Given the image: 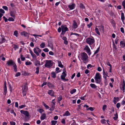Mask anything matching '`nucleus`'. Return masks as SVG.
I'll return each mask as SVG.
<instances>
[{
  "label": "nucleus",
  "mask_w": 125,
  "mask_h": 125,
  "mask_svg": "<svg viewBox=\"0 0 125 125\" xmlns=\"http://www.w3.org/2000/svg\"><path fill=\"white\" fill-rule=\"evenodd\" d=\"M81 59L83 60L84 63H86L85 61L88 60V58L87 54L85 52H83L81 53Z\"/></svg>",
  "instance_id": "f257e3e1"
},
{
  "label": "nucleus",
  "mask_w": 125,
  "mask_h": 125,
  "mask_svg": "<svg viewBox=\"0 0 125 125\" xmlns=\"http://www.w3.org/2000/svg\"><path fill=\"white\" fill-rule=\"evenodd\" d=\"M22 91L23 94V96H24L26 95L28 88L27 83L24 84L22 86Z\"/></svg>",
  "instance_id": "f03ea898"
},
{
  "label": "nucleus",
  "mask_w": 125,
  "mask_h": 125,
  "mask_svg": "<svg viewBox=\"0 0 125 125\" xmlns=\"http://www.w3.org/2000/svg\"><path fill=\"white\" fill-rule=\"evenodd\" d=\"M95 82L99 83L101 81V76L99 73H97L95 75Z\"/></svg>",
  "instance_id": "7ed1b4c3"
},
{
  "label": "nucleus",
  "mask_w": 125,
  "mask_h": 125,
  "mask_svg": "<svg viewBox=\"0 0 125 125\" xmlns=\"http://www.w3.org/2000/svg\"><path fill=\"white\" fill-rule=\"evenodd\" d=\"M95 42L94 38L92 37V38H88L86 39V42L89 45H91L94 43Z\"/></svg>",
  "instance_id": "20e7f679"
},
{
  "label": "nucleus",
  "mask_w": 125,
  "mask_h": 125,
  "mask_svg": "<svg viewBox=\"0 0 125 125\" xmlns=\"http://www.w3.org/2000/svg\"><path fill=\"white\" fill-rule=\"evenodd\" d=\"M53 63V62L51 60H46L45 66L47 68H50L52 65Z\"/></svg>",
  "instance_id": "39448f33"
},
{
  "label": "nucleus",
  "mask_w": 125,
  "mask_h": 125,
  "mask_svg": "<svg viewBox=\"0 0 125 125\" xmlns=\"http://www.w3.org/2000/svg\"><path fill=\"white\" fill-rule=\"evenodd\" d=\"M15 64V63L12 60H9L7 62V64L8 66L11 65L13 66Z\"/></svg>",
  "instance_id": "423d86ee"
},
{
  "label": "nucleus",
  "mask_w": 125,
  "mask_h": 125,
  "mask_svg": "<svg viewBox=\"0 0 125 125\" xmlns=\"http://www.w3.org/2000/svg\"><path fill=\"white\" fill-rule=\"evenodd\" d=\"M20 112L21 114H24L27 117H28L29 116V113L27 111L22 110H21Z\"/></svg>",
  "instance_id": "0eeeda50"
},
{
  "label": "nucleus",
  "mask_w": 125,
  "mask_h": 125,
  "mask_svg": "<svg viewBox=\"0 0 125 125\" xmlns=\"http://www.w3.org/2000/svg\"><path fill=\"white\" fill-rule=\"evenodd\" d=\"M84 49L87 52L89 53V55H90L91 54L90 50L88 46H86L85 48Z\"/></svg>",
  "instance_id": "6e6552de"
},
{
  "label": "nucleus",
  "mask_w": 125,
  "mask_h": 125,
  "mask_svg": "<svg viewBox=\"0 0 125 125\" xmlns=\"http://www.w3.org/2000/svg\"><path fill=\"white\" fill-rule=\"evenodd\" d=\"M75 5L74 3H73L72 4H70L68 6V7L71 10L73 9L75 7Z\"/></svg>",
  "instance_id": "1a4fd4ad"
},
{
  "label": "nucleus",
  "mask_w": 125,
  "mask_h": 125,
  "mask_svg": "<svg viewBox=\"0 0 125 125\" xmlns=\"http://www.w3.org/2000/svg\"><path fill=\"white\" fill-rule=\"evenodd\" d=\"M7 87L6 83H4V93L3 94L4 95H6L7 93Z\"/></svg>",
  "instance_id": "9d476101"
},
{
  "label": "nucleus",
  "mask_w": 125,
  "mask_h": 125,
  "mask_svg": "<svg viewBox=\"0 0 125 125\" xmlns=\"http://www.w3.org/2000/svg\"><path fill=\"white\" fill-rule=\"evenodd\" d=\"M61 27L62 28V31H66L68 30V28L67 27H66L65 25H62L61 26Z\"/></svg>",
  "instance_id": "9b49d317"
},
{
  "label": "nucleus",
  "mask_w": 125,
  "mask_h": 125,
  "mask_svg": "<svg viewBox=\"0 0 125 125\" xmlns=\"http://www.w3.org/2000/svg\"><path fill=\"white\" fill-rule=\"evenodd\" d=\"M78 26L77 23L75 21H73V28L74 29H76L77 28Z\"/></svg>",
  "instance_id": "f8f14e48"
},
{
  "label": "nucleus",
  "mask_w": 125,
  "mask_h": 125,
  "mask_svg": "<svg viewBox=\"0 0 125 125\" xmlns=\"http://www.w3.org/2000/svg\"><path fill=\"white\" fill-rule=\"evenodd\" d=\"M48 94L52 96H54V93L52 90H49L48 92Z\"/></svg>",
  "instance_id": "ddd939ff"
},
{
  "label": "nucleus",
  "mask_w": 125,
  "mask_h": 125,
  "mask_svg": "<svg viewBox=\"0 0 125 125\" xmlns=\"http://www.w3.org/2000/svg\"><path fill=\"white\" fill-rule=\"evenodd\" d=\"M46 115L45 113H43L41 117V119L42 120H43L46 118Z\"/></svg>",
  "instance_id": "4468645a"
},
{
  "label": "nucleus",
  "mask_w": 125,
  "mask_h": 125,
  "mask_svg": "<svg viewBox=\"0 0 125 125\" xmlns=\"http://www.w3.org/2000/svg\"><path fill=\"white\" fill-rule=\"evenodd\" d=\"M90 86L94 89H95L97 87V86L94 84L91 83L90 84Z\"/></svg>",
  "instance_id": "2eb2a0df"
},
{
  "label": "nucleus",
  "mask_w": 125,
  "mask_h": 125,
  "mask_svg": "<svg viewBox=\"0 0 125 125\" xmlns=\"http://www.w3.org/2000/svg\"><path fill=\"white\" fill-rule=\"evenodd\" d=\"M70 115V114L69 112V111H67L65 112V113L63 114V116H69Z\"/></svg>",
  "instance_id": "dca6fc26"
},
{
  "label": "nucleus",
  "mask_w": 125,
  "mask_h": 125,
  "mask_svg": "<svg viewBox=\"0 0 125 125\" xmlns=\"http://www.w3.org/2000/svg\"><path fill=\"white\" fill-rule=\"evenodd\" d=\"M37 49L36 47L35 48L33 49V51L34 53H35L37 56H38L39 55V53L37 52Z\"/></svg>",
  "instance_id": "f3484780"
},
{
  "label": "nucleus",
  "mask_w": 125,
  "mask_h": 125,
  "mask_svg": "<svg viewBox=\"0 0 125 125\" xmlns=\"http://www.w3.org/2000/svg\"><path fill=\"white\" fill-rule=\"evenodd\" d=\"M51 76L53 78H55L56 77V74L54 72H52L51 73Z\"/></svg>",
  "instance_id": "a211bd4d"
},
{
  "label": "nucleus",
  "mask_w": 125,
  "mask_h": 125,
  "mask_svg": "<svg viewBox=\"0 0 125 125\" xmlns=\"http://www.w3.org/2000/svg\"><path fill=\"white\" fill-rule=\"evenodd\" d=\"M121 46L122 47H124L125 46V43L123 41H121L120 42Z\"/></svg>",
  "instance_id": "6ab92c4d"
},
{
  "label": "nucleus",
  "mask_w": 125,
  "mask_h": 125,
  "mask_svg": "<svg viewBox=\"0 0 125 125\" xmlns=\"http://www.w3.org/2000/svg\"><path fill=\"white\" fill-rule=\"evenodd\" d=\"M58 66L61 68H62L63 67V65L61 63V62L60 61H58Z\"/></svg>",
  "instance_id": "aec40b11"
},
{
  "label": "nucleus",
  "mask_w": 125,
  "mask_h": 125,
  "mask_svg": "<svg viewBox=\"0 0 125 125\" xmlns=\"http://www.w3.org/2000/svg\"><path fill=\"white\" fill-rule=\"evenodd\" d=\"M35 65L37 66L38 65H40V62L38 60H36L35 63Z\"/></svg>",
  "instance_id": "412c9836"
},
{
  "label": "nucleus",
  "mask_w": 125,
  "mask_h": 125,
  "mask_svg": "<svg viewBox=\"0 0 125 125\" xmlns=\"http://www.w3.org/2000/svg\"><path fill=\"white\" fill-rule=\"evenodd\" d=\"M47 85L49 87H54L53 85L50 83H48Z\"/></svg>",
  "instance_id": "4be33fe9"
},
{
  "label": "nucleus",
  "mask_w": 125,
  "mask_h": 125,
  "mask_svg": "<svg viewBox=\"0 0 125 125\" xmlns=\"http://www.w3.org/2000/svg\"><path fill=\"white\" fill-rule=\"evenodd\" d=\"M1 41L0 42V43H3L5 42L6 40L4 37H2L1 39Z\"/></svg>",
  "instance_id": "5701e85b"
},
{
  "label": "nucleus",
  "mask_w": 125,
  "mask_h": 125,
  "mask_svg": "<svg viewBox=\"0 0 125 125\" xmlns=\"http://www.w3.org/2000/svg\"><path fill=\"white\" fill-rule=\"evenodd\" d=\"M99 29L100 31H103L104 29V27L103 26L101 25L99 26Z\"/></svg>",
  "instance_id": "b1692460"
},
{
  "label": "nucleus",
  "mask_w": 125,
  "mask_h": 125,
  "mask_svg": "<svg viewBox=\"0 0 125 125\" xmlns=\"http://www.w3.org/2000/svg\"><path fill=\"white\" fill-rule=\"evenodd\" d=\"M121 19L123 21L125 19L124 14L123 13H121Z\"/></svg>",
  "instance_id": "393cba45"
},
{
  "label": "nucleus",
  "mask_w": 125,
  "mask_h": 125,
  "mask_svg": "<svg viewBox=\"0 0 125 125\" xmlns=\"http://www.w3.org/2000/svg\"><path fill=\"white\" fill-rule=\"evenodd\" d=\"M10 14L11 16L14 17L15 15V13L14 12L11 11L10 12Z\"/></svg>",
  "instance_id": "a878e982"
},
{
  "label": "nucleus",
  "mask_w": 125,
  "mask_h": 125,
  "mask_svg": "<svg viewBox=\"0 0 125 125\" xmlns=\"http://www.w3.org/2000/svg\"><path fill=\"white\" fill-rule=\"evenodd\" d=\"M114 115L115 116L113 118L114 119V120H116L118 118V114L117 113H116Z\"/></svg>",
  "instance_id": "bb28decb"
},
{
  "label": "nucleus",
  "mask_w": 125,
  "mask_h": 125,
  "mask_svg": "<svg viewBox=\"0 0 125 125\" xmlns=\"http://www.w3.org/2000/svg\"><path fill=\"white\" fill-rule=\"evenodd\" d=\"M22 74L24 75L25 76H26L27 75H28L29 74V73H27L26 72L24 71H23L22 73Z\"/></svg>",
  "instance_id": "cd10ccee"
},
{
  "label": "nucleus",
  "mask_w": 125,
  "mask_h": 125,
  "mask_svg": "<svg viewBox=\"0 0 125 125\" xmlns=\"http://www.w3.org/2000/svg\"><path fill=\"white\" fill-rule=\"evenodd\" d=\"M95 31L97 34L99 35H100V33L98 31V29L97 28H95Z\"/></svg>",
  "instance_id": "c85d7f7f"
},
{
  "label": "nucleus",
  "mask_w": 125,
  "mask_h": 125,
  "mask_svg": "<svg viewBox=\"0 0 125 125\" xmlns=\"http://www.w3.org/2000/svg\"><path fill=\"white\" fill-rule=\"evenodd\" d=\"M103 77L106 80V76H107V73H105L104 71H103Z\"/></svg>",
  "instance_id": "c756f323"
},
{
  "label": "nucleus",
  "mask_w": 125,
  "mask_h": 125,
  "mask_svg": "<svg viewBox=\"0 0 125 125\" xmlns=\"http://www.w3.org/2000/svg\"><path fill=\"white\" fill-rule=\"evenodd\" d=\"M13 67L14 68V71L15 72H16L17 71V66L15 64L13 66Z\"/></svg>",
  "instance_id": "7c9ffc66"
},
{
  "label": "nucleus",
  "mask_w": 125,
  "mask_h": 125,
  "mask_svg": "<svg viewBox=\"0 0 125 125\" xmlns=\"http://www.w3.org/2000/svg\"><path fill=\"white\" fill-rule=\"evenodd\" d=\"M125 83L124 80L123 81V84L122 85V88L123 90H124L125 89Z\"/></svg>",
  "instance_id": "2f4dec72"
},
{
  "label": "nucleus",
  "mask_w": 125,
  "mask_h": 125,
  "mask_svg": "<svg viewBox=\"0 0 125 125\" xmlns=\"http://www.w3.org/2000/svg\"><path fill=\"white\" fill-rule=\"evenodd\" d=\"M30 53H31V55L33 57H35V54H34L33 53V52H32V51H31V50L30 51Z\"/></svg>",
  "instance_id": "473e14b6"
},
{
  "label": "nucleus",
  "mask_w": 125,
  "mask_h": 125,
  "mask_svg": "<svg viewBox=\"0 0 125 125\" xmlns=\"http://www.w3.org/2000/svg\"><path fill=\"white\" fill-rule=\"evenodd\" d=\"M76 91V89H74L70 91V93L71 94H73L74 93H75Z\"/></svg>",
  "instance_id": "72a5a7b5"
},
{
  "label": "nucleus",
  "mask_w": 125,
  "mask_h": 125,
  "mask_svg": "<svg viewBox=\"0 0 125 125\" xmlns=\"http://www.w3.org/2000/svg\"><path fill=\"white\" fill-rule=\"evenodd\" d=\"M42 104L43 106L46 108V109H48L49 108V107L46 105V104L44 102L42 103Z\"/></svg>",
  "instance_id": "f704fd0d"
},
{
  "label": "nucleus",
  "mask_w": 125,
  "mask_h": 125,
  "mask_svg": "<svg viewBox=\"0 0 125 125\" xmlns=\"http://www.w3.org/2000/svg\"><path fill=\"white\" fill-rule=\"evenodd\" d=\"M91 64H88L87 66V68L88 69H89V68H91L93 67H94Z\"/></svg>",
  "instance_id": "c9c22d12"
},
{
  "label": "nucleus",
  "mask_w": 125,
  "mask_h": 125,
  "mask_svg": "<svg viewBox=\"0 0 125 125\" xmlns=\"http://www.w3.org/2000/svg\"><path fill=\"white\" fill-rule=\"evenodd\" d=\"M24 36L28 38L29 37V34L26 32L25 31Z\"/></svg>",
  "instance_id": "e433bc0d"
},
{
  "label": "nucleus",
  "mask_w": 125,
  "mask_h": 125,
  "mask_svg": "<svg viewBox=\"0 0 125 125\" xmlns=\"http://www.w3.org/2000/svg\"><path fill=\"white\" fill-rule=\"evenodd\" d=\"M39 68L38 67H37L36 68V71L35 73L36 74H38L39 72Z\"/></svg>",
  "instance_id": "4c0bfd02"
},
{
  "label": "nucleus",
  "mask_w": 125,
  "mask_h": 125,
  "mask_svg": "<svg viewBox=\"0 0 125 125\" xmlns=\"http://www.w3.org/2000/svg\"><path fill=\"white\" fill-rule=\"evenodd\" d=\"M94 109V108H93L91 107H90L89 108H88L87 109H86L87 110H90L91 111H93Z\"/></svg>",
  "instance_id": "58836bf2"
},
{
  "label": "nucleus",
  "mask_w": 125,
  "mask_h": 125,
  "mask_svg": "<svg viewBox=\"0 0 125 125\" xmlns=\"http://www.w3.org/2000/svg\"><path fill=\"white\" fill-rule=\"evenodd\" d=\"M80 7L81 9H84L85 8V7L83 5L82 3L80 4Z\"/></svg>",
  "instance_id": "ea45409f"
},
{
  "label": "nucleus",
  "mask_w": 125,
  "mask_h": 125,
  "mask_svg": "<svg viewBox=\"0 0 125 125\" xmlns=\"http://www.w3.org/2000/svg\"><path fill=\"white\" fill-rule=\"evenodd\" d=\"M32 64V63L31 62H25V64L26 65H30Z\"/></svg>",
  "instance_id": "a19ab883"
},
{
  "label": "nucleus",
  "mask_w": 125,
  "mask_h": 125,
  "mask_svg": "<svg viewBox=\"0 0 125 125\" xmlns=\"http://www.w3.org/2000/svg\"><path fill=\"white\" fill-rule=\"evenodd\" d=\"M45 46V43L44 42H42L40 45V47L42 48H43Z\"/></svg>",
  "instance_id": "79ce46f5"
},
{
  "label": "nucleus",
  "mask_w": 125,
  "mask_h": 125,
  "mask_svg": "<svg viewBox=\"0 0 125 125\" xmlns=\"http://www.w3.org/2000/svg\"><path fill=\"white\" fill-rule=\"evenodd\" d=\"M17 34H18V32L17 31H15L14 32L13 35L16 36V37H17Z\"/></svg>",
  "instance_id": "37998d69"
},
{
  "label": "nucleus",
  "mask_w": 125,
  "mask_h": 125,
  "mask_svg": "<svg viewBox=\"0 0 125 125\" xmlns=\"http://www.w3.org/2000/svg\"><path fill=\"white\" fill-rule=\"evenodd\" d=\"M8 20L10 21H13L14 20V19L12 17L9 18L8 19Z\"/></svg>",
  "instance_id": "c03bdc74"
},
{
  "label": "nucleus",
  "mask_w": 125,
  "mask_h": 125,
  "mask_svg": "<svg viewBox=\"0 0 125 125\" xmlns=\"http://www.w3.org/2000/svg\"><path fill=\"white\" fill-rule=\"evenodd\" d=\"M56 73H58L59 72H60L59 70V68L58 67H57L56 69Z\"/></svg>",
  "instance_id": "a18cd8bd"
},
{
  "label": "nucleus",
  "mask_w": 125,
  "mask_h": 125,
  "mask_svg": "<svg viewBox=\"0 0 125 125\" xmlns=\"http://www.w3.org/2000/svg\"><path fill=\"white\" fill-rule=\"evenodd\" d=\"M75 35L76 36H78L79 35V34H77V33H71V35Z\"/></svg>",
  "instance_id": "49530a36"
},
{
  "label": "nucleus",
  "mask_w": 125,
  "mask_h": 125,
  "mask_svg": "<svg viewBox=\"0 0 125 125\" xmlns=\"http://www.w3.org/2000/svg\"><path fill=\"white\" fill-rule=\"evenodd\" d=\"M20 72H18L16 73V75H15V76L16 77H18V76H20Z\"/></svg>",
  "instance_id": "de8ad7c7"
},
{
  "label": "nucleus",
  "mask_w": 125,
  "mask_h": 125,
  "mask_svg": "<svg viewBox=\"0 0 125 125\" xmlns=\"http://www.w3.org/2000/svg\"><path fill=\"white\" fill-rule=\"evenodd\" d=\"M92 22H91L89 24H87V26L89 28H90L91 26H92Z\"/></svg>",
  "instance_id": "09e8293b"
},
{
  "label": "nucleus",
  "mask_w": 125,
  "mask_h": 125,
  "mask_svg": "<svg viewBox=\"0 0 125 125\" xmlns=\"http://www.w3.org/2000/svg\"><path fill=\"white\" fill-rule=\"evenodd\" d=\"M2 8L6 10H7L8 9V7L6 6H3L2 7Z\"/></svg>",
  "instance_id": "8fccbe9b"
},
{
  "label": "nucleus",
  "mask_w": 125,
  "mask_h": 125,
  "mask_svg": "<svg viewBox=\"0 0 125 125\" xmlns=\"http://www.w3.org/2000/svg\"><path fill=\"white\" fill-rule=\"evenodd\" d=\"M106 107V105H104L102 109L103 111H104Z\"/></svg>",
  "instance_id": "3c124183"
},
{
  "label": "nucleus",
  "mask_w": 125,
  "mask_h": 125,
  "mask_svg": "<svg viewBox=\"0 0 125 125\" xmlns=\"http://www.w3.org/2000/svg\"><path fill=\"white\" fill-rule=\"evenodd\" d=\"M57 123V121H51L52 124H55Z\"/></svg>",
  "instance_id": "603ef678"
},
{
  "label": "nucleus",
  "mask_w": 125,
  "mask_h": 125,
  "mask_svg": "<svg viewBox=\"0 0 125 125\" xmlns=\"http://www.w3.org/2000/svg\"><path fill=\"white\" fill-rule=\"evenodd\" d=\"M25 107V105H22L19 106V107L20 108H22L24 107Z\"/></svg>",
  "instance_id": "864d4df0"
},
{
  "label": "nucleus",
  "mask_w": 125,
  "mask_h": 125,
  "mask_svg": "<svg viewBox=\"0 0 125 125\" xmlns=\"http://www.w3.org/2000/svg\"><path fill=\"white\" fill-rule=\"evenodd\" d=\"M101 122L102 123L104 124L105 123L106 121L104 119H103L101 121Z\"/></svg>",
  "instance_id": "5fc2aeb1"
},
{
  "label": "nucleus",
  "mask_w": 125,
  "mask_h": 125,
  "mask_svg": "<svg viewBox=\"0 0 125 125\" xmlns=\"http://www.w3.org/2000/svg\"><path fill=\"white\" fill-rule=\"evenodd\" d=\"M49 54L50 55H54V53L50 51L49 52Z\"/></svg>",
  "instance_id": "6e6d98bb"
},
{
  "label": "nucleus",
  "mask_w": 125,
  "mask_h": 125,
  "mask_svg": "<svg viewBox=\"0 0 125 125\" xmlns=\"http://www.w3.org/2000/svg\"><path fill=\"white\" fill-rule=\"evenodd\" d=\"M43 51L45 52H48L49 50L47 48H45L43 49Z\"/></svg>",
  "instance_id": "4d7b16f0"
},
{
  "label": "nucleus",
  "mask_w": 125,
  "mask_h": 125,
  "mask_svg": "<svg viewBox=\"0 0 125 125\" xmlns=\"http://www.w3.org/2000/svg\"><path fill=\"white\" fill-rule=\"evenodd\" d=\"M99 50V48H98L94 53V54L97 53Z\"/></svg>",
  "instance_id": "13d9d810"
},
{
  "label": "nucleus",
  "mask_w": 125,
  "mask_h": 125,
  "mask_svg": "<svg viewBox=\"0 0 125 125\" xmlns=\"http://www.w3.org/2000/svg\"><path fill=\"white\" fill-rule=\"evenodd\" d=\"M122 5L123 6L124 8L125 9V0L123 2Z\"/></svg>",
  "instance_id": "bf43d9fd"
},
{
  "label": "nucleus",
  "mask_w": 125,
  "mask_h": 125,
  "mask_svg": "<svg viewBox=\"0 0 125 125\" xmlns=\"http://www.w3.org/2000/svg\"><path fill=\"white\" fill-rule=\"evenodd\" d=\"M120 104L119 103H117L116 105V107L118 108H119L120 107Z\"/></svg>",
  "instance_id": "052dcab7"
},
{
  "label": "nucleus",
  "mask_w": 125,
  "mask_h": 125,
  "mask_svg": "<svg viewBox=\"0 0 125 125\" xmlns=\"http://www.w3.org/2000/svg\"><path fill=\"white\" fill-rule=\"evenodd\" d=\"M0 12L3 13H5L4 11L2 9H0Z\"/></svg>",
  "instance_id": "680f3d73"
},
{
  "label": "nucleus",
  "mask_w": 125,
  "mask_h": 125,
  "mask_svg": "<svg viewBox=\"0 0 125 125\" xmlns=\"http://www.w3.org/2000/svg\"><path fill=\"white\" fill-rule=\"evenodd\" d=\"M21 59L22 61H23L25 59V57H22V56L21 55Z\"/></svg>",
  "instance_id": "e2e57ef3"
},
{
  "label": "nucleus",
  "mask_w": 125,
  "mask_h": 125,
  "mask_svg": "<svg viewBox=\"0 0 125 125\" xmlns=\"http://www.w3.org/2000/svg\"><path fill=\"white\" fill-rule=\"evenodd\" d=\"M10 124L11 125H15V123L13 121L10 122Z\"/></svg>",
  "instance_id": "0e129e2a"
},
{
  "label": "nucleus",
  "mask_w": 125,
  "mask_h": 125,
  "mask_svg": "<svg viewBox=\"0 0 125 125\" xmlns=\"http://www.w3.org/2000/svg\"><path fill=\"white\" fill-rule=\"evenodd\" d=\"M120 30L123 33H124V29L123 28L121 27L120 28Z\"/></svg>",
  "instance_id": "69168bd1"
},
{
  "label": "nucleus",
  "mask_w": 125,
  "mask_h": 125,
  "mask_svg": "<svg viewBox=\"0 0 125 125\" xmlns=\"http://www.w3.org/2000/svg\"><path fill=\"white\" fill-rule=\"evenodd\" d=\"M39 111L40 113H41L43 111V110L41 109H40L39 110Z\"/></svg>",
  "instance_id": "338daca9"
},
{
  "label": "nucleus",
  "mask_w": 125,
  "mask_h": 125,
  "mask_svg": "<svg viewBox=\"0 0 125 125\" xmlns=\"http://www.w3.org/2000/svg\"><path fill=\"white\" fill-rule=\"evenodd\" d=\"M62 97L61 96H60L58 98V100L59 101H60L62 100Z\"/></svg>",
  "instance_id": "774afa93"
}]
</instances>
